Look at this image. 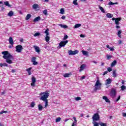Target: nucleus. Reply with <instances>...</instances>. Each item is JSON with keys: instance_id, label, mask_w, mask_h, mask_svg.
Returning a JSON list of instances; mask_svg holds the SVG:
<instances>
[{"instance_id": "f257e3e1", "label": "nucleus", "mask_w": 126, "mask_h": 126, "mask_svg": "<svg viewBox=\"0 0 126 126\" xmlns=\"http://www.w3.org/2000/svg\"><path fill=\"white\" fill-rule=\"evenodd\" d=\"M2 55H3L2 56L3 59L6 60V63H9V64H11L12 63L13 57L10 54L8 53V51H3L2 52Z\"/></svg>"}, {"instance_id": "f03ea898", "label": "nucleus", "mask_w": 126, "mask_h": 126, "mask_svg": "<svg viewBox=\"0 0 126 126\" xmlns=\"http://www.w3.org/2000/svg\"><path fill=\"white\" fill-rule=\"evenodd\" d=\"M40 95H43L40 97V100L45 101L48 100V98H49V96H50V93H47V92H44L41 93Z\"/></svg>"}, {"instance_id": "7ed1b4c3", "label": "nucleus", "mask_w": 126, "mask_h": 126, "mask_svg": "<svg viewBox=\"0 0 126 126\" xmlns=\"http://www.w3.org/2000/svg\"><path fill=\"white\" fill-rule=\"evenodd\" d=\"M101 85H102V84L100 83V80H97L95 84V87L94 89V91L96 92L97 90H101Z\"/></svg>"}, {"instance_id": "20e7f679", "label": "nucleus", "mask_w": 126, "mask_h": 126, "mask_svg": "<svg viewBox=\"0 0 126 126\" xmlns=\"http://www.w3.org/2000/svg\"><path fill=\"white\" fill-rule=\"evenodd\" d=\"M93 122H96L97 121H99L100 120V115L98 113H95L94 114L93 117Z\"/></svg>"}, {"instance_id": "39448f33", "label": "nucleus", "mask_w": 126, "mask_h": 126, "mask_svg": "<svg viewBox=\"0 0 126 126\" xmlns=\"http://www.w3.org/2000/svg\"><path fill=\"white\" fill-rule=\"evenodd\" d=\"M116 95H117V91L116 90V89H111V91L110 92V96L112 98H115V97H116Z\"/></svg>"}, {"instance_id": "423d86ee", "label": "nucleus", "mask_w": 126, "mask_h": 126, "mask_svg": "<svg viewBox=\"0 0 126 126\" xmlns=\"http://www.w3.org/2000/svg\"><path fill=\"white\" fill-rule=\"evenodd\" d=\"M23 50V47L21 45H18L16 46V51L17 53H21V52Z\"/></svg>"}, {"instance_id": "0eeeda50", "label": "nucleus", "mask_w": 126, "mask_h": 126, "mask_svg": "<svg viewBox=\"0 0 126 126\" xmlns=\"http://www.w3.org/2000/svg\"><path fill=\"white\" fill-rule=\"evenodd\" d=\"M68 43V40L66 41H62L59 43L60 48H63V47H64L66 44Z\"/></svg>"}, {"instance_id": "6e6552de", "label": "nucleus", "mask_w": 126, "mask_h": 126, "mask_svg": "<svg viewBox=\"0 0 126 126\" xmlns=\"http://www.w3.org/2000/svg\"><path fill=\"white\" fill-rule=\"evenodd\" d=\"M68 54L69 56H74V55H76V54H78V50H74L72 51V50H69L68 51Z\"/></svg>"}, {"instance_id": "1a4fd4ad", "label": "nucleus", "mask_w": 126, "mask_h": 126, "mask_svg": "<svg viewBox=\"0 0 126 126\" xmlns=\"http://www.w3.org/2000/svg\"><path fill=\"white\" fill-rule=\"evenodd\" d=\"M36 78H35V77H32V83L31 84V86H32V87H34L35 83H36Z\"/></svg>"}, {"instance_id": "9d476101", "label": "nucleus", "mask_w": 126, "mask_h": 126, "mask_svg": "<svg viewBox=\"0 0 126 126\" xmlns=\"http://www.w3.org/2000/svg\"><path fill=\"white\" fill-rule=\"evenodd\" d=\"M33 48H34L35 52H36V53H37L38 54H40V52L41 51V50H40V47L36 46V45H34L33 46Z\"/></svg>"}, {"instance_id": "9b49d317", "label": "nucleus", "mask_w": 126, "mask_h": 126, "mask_svg": "<svg viewBox=\"0 0 126 126\" xmlns=\"http://www.w3.org/2000/svg\"><path fill=\"white\" fill-rule=\"evenodd\" d=\"M121 20H122L121 18H117V19L115 21V24L116 25H119L120 21H121Z\"/></svg>"}, {"instance_id": "f8f14e48", "label": "nucleus", "mask_w": 126, "mask_h": 126, "mask_svg": "<svg viewBox=\"0 0 126 126\" xmlns=\"http://www.w3.org/2000/svg\"><path fill=\"white\" fill-rule=\"evenodd\" d=\"M9 43L11 46H13V44H14V42H13V39L11 37H10L8 39Z\"/></svg>"}, {"instance_id": "ddd939ff", "label": "nucleus", "mask_w": 126, "mask_h": 126, "mask_svg": "<svg viewBox=\"0 0 126 126\" xmlns=\"http://www.w3.org/2000/svg\"><path fill=\"white\" fill-rule=\"evenodd\" d=\"M80 68H81V69H80L79 70V72H81V71H82V70H83V69H84V68H85V64H82L80 66Z\"/></svg>"}, {"instance_id": "4468645a", "label": "nucleus", "mask_w": 126, "mask_h": 126, "mask_svg": "<svg viewBox=\"0 0 126 126\" xmlns=\"http://www.w3.org/2000/svg\"><path fill=\"white\" fill-rule=\"evenodd\" d=\"M71 75H72V74L71 72L68 73H65L63 75V77H69Z\"/></svg>"}, {"instance_id": "2eb2a0df", "label": "nucleus", "mask_w": 126, "mask_h": 126, "mask_svg": "<svg viewBox=\"0 0 126 126\" xmlns=\"http://www.w3.org/2000/svg\"><path fill=\"white\" fill-rule=\"evenodd\" d=\"M39 20H41V17L38 16L34 18L33 21V22H38V21H39Z\"/></svg>"}, {"instance_id": "dca6fc26", "label": "nucleus", "mask_w": 126, "mask_h": 126, "mask_svg": "<svg viewBox=\"0 0 126 126\" xmlns=\"http://www.w3.org/2000/svg\"><path fill=\"white\" fill-rule=\"evenodd\" d=\"M116 64H117V60H114L111 64V66L113 67V66H115Z\"/></svg>"}, {"instance_id": "f3484780", "label": "nucleus", "mask_w": 126, "mask_h": 126, "mask_svg": "<svg viewBox=\"0 0 126 126\" xmlns=\"http://www.w3.org/2000/svg\"><path fill=\"white\" fill-rule=\"evenodd\" d=\"M59 26H61L62 28H64V29H66V28H68V27L66 26V25L60 24Z\"/></svg>"}, {"instance_id": "a211bd4d", "label": "nucleus", "mask_w": 126, "mask_h": 126, "mask_svg": "<svg viewBox=\"0 0 126 126\" xmlns=\"http://www.w3.org/2000/svg\"><path fill=\"white\" fill-rule=\"evenodd\" d=\"M98 7L100 10H101V11L103 12V13H105L106 12L105 11V10L104 9V8H103V7H101V6L99 5Z\"/></svg>"}, {"instance_id": "6ab92c4d", "label": "nucleus", "mask_w": 126, "mask_h": 126, "mask_svg": "<svg viewBox=\"0 0 126 126\" xmlns=\"http://www.w3.org/2000/svg\"><path fill=\"white\" fill-rule=\"evenodd\" d=\"M31 14H27V15L26 17V20H29V19H30V18H31Z\"/></svg>"}, {"instance_id": "aec40b11", "label": "nucleus", "mask_w": 126, "mask_h": 126, "mask_svg": "<svg viewBox=\"0 0 126 126\" xmlns=\"http://www.w3.org/2000/svg\"><path fill=\"white\" fill-rule=\"evenodd\" d=\"M4 4L6 5V6H8L9 7H10L11 6V5L9 4V2L8 1H6L4 2Z\"/></svg>"}, {"instance_id": "412c9836", "label": "nucleus", "mask_w": 126, "mask_h": 126, "mask_svg": "<svg viewBox=\"0 0 126 126\" xmlns=\"http://www.w3.org/2000/svg\"><path fill=\"white\" fill-rule=\"evenodd\" d=\"M81 26V24H76V25H75V26L74 27V29H75L76 28H79V27H80Z\"/></svg>"}, {"instance_id": "4be33fe9", "label": "nucleus", "mask_w": 126, "mask_h": 126, "mask_svg": "<svg viewBox=\"0 0 126 126\" xmlns=\"http://www.w3.org/2000/svg\"><path fill=\"white\" fill-rule=\"evenodd\" d=\"M113 15L111 13H107L106 14V17H107V18H112V17H113Z\"/></svg>"}, {"instance_id": "5701e85b", "label": "nucleus", "mask_w": 126, "mask_h": 126, "mask_svg": "<svg viewBox=\"0 0 126 126\" xmlns=\"http://www.w3.org/2000/svg\"><path fill=\"white\" fill-rule=\"evenodd\" d=\"M32 7L34 9H37L39 7V5L38 4H34L32 5Z\"/></svg>"}, {"instance_id": "b1692460", "label": "nucleus", "mask_w": 126, "mask_h": 126, "mask_svg": "<svg viewBox=\"0 0 126 126\" xmlns=\"http://www.w3.org/2000/svg\"><path fill=\"white\" fill-rule=\"evenodd\" d=\"M112 82V79L108 78L106 80V84H111Z\"/></svg>"}, {"instance_id": "393cba45", "label": "nucleus", "mask_w": 126, "mask_h": 126, "mask_svg": "<svg viewBox=\"0 0 126 126\" xmlns=\"http://www.w3.org/2000/svg\"><path fill=\"white\" fill-rule=\"evenodd\" d=\"M121 34H122V31L121 30L118 31L117 33V36H118L119 38H122V35H121Z\"/></svg>"}, {"instance_id": "a878e982", "label": "nucleus", "mask_w": 126, "mask_h": 126, "mask_svg": "<svg viewBox=\"0 0 126 126\" xmlns=\"http://www.w3.org/2000/svg\"><path fill=\"white\" fill-rule=\"evenodd\" d=\"M82 53L84 56H87L88 55V52L86 51L82 50Z\"/></svg>"}, {"instance_id": "bb28decb", "label": "nucleus", "mask_w": 126, "mask_h": 126, "mask_svg": "<svg viewBox=\"0 0 126 126\" xmlns=\"http://www.w3.org/2000/svg\"><path fill=\"white\" fill-rule=\"evenodd\" d=\"M118 2H113L112 1H110L109 3H108V5H113V4H118Z\"/></svg>"}, {"instance_id": "cd10ccee", "label": "nucleus", "mask_w": 126, "mask_h": 126, "mask_svg": "<svg viewBox=\"0 0 126 126\" xmlns=\"http://www.w3.org/2000/svg\"><path fill=\"white\" fill-rule=\"evenodd\" d=\"M117 70H114L113 71V77H116L117 76Z\"/></svg>"}, {"instance_id": "c85d7f7f", "label": "nucleus", "mask_w": 126, "mask_h": 126, "mask_svg": "<svg viewBox=\"0 0 126 126\" xmlns=\"http://www.w3.org/2000/svg\"><path fill=\"white\" fill-rule=\"evenodd\" d=\"M38 110L39 111H42L43 110V106L41 104H38Z\"/></svg>"}, {"instance_id": "c756f323", "label": "nucleus", "mask_w": 126, "mask_h": 126, "mask_svg": "<svg viewBox=\"0 0 126 126\" xmlns=\"http://www.w3.org/2000/svg\"><path fill=\"white\" fill-rule=\"evenodd\" d=\"M35 102L34 101L32 102L31 103V108H34V107H35Z\"/></svg>"}, {"instance_id": "7c9ffc66", "label": "nucleus", "mask_w": 126, "mask_h": 126, "mask_svg": "<svg viewBox=\"0 0 126 126\" xmlns=\"http://www.w3.org/2000/svg\"><path fill=\"white\" fill-rule=\"evenodd\" d=\"M13 15V12L12 11H10L8 13V16L11 17Z\"/></svg>"}, {"instance_id": "2f4dec72", "label": "nucleus", "mask_w": 126, "mask_h": 126, "mask_svg": "<svg viewBox=\"0 0 126 126\" xmlns=\"http://www.w3.org/2000/svg\"><path fill=\"white\" fill-rule=\"evenodd\" d=\"M73 4H74V5H78V3L77 2V0H73Z\"/></svg>"}, {"instance_id": "473e14b6", "label": "nucleus", "mask_w": 126, "mask_h": 126, "mask_svg": "<svg viewBox=\"0 0 126 126\" xmlns=\"http://www.w3.org/2000/svg\"><path fill=\"white\" fill-rule=\"evenodd\" d=\"M44 33L46 34V36H49L50 33L49 32V29H47L44 32Z\"/></svg>"}, {"instance_id": "72a5a7b5", "label": "nucleus", "mask_w": 126, "mask_h": 126, "mask_svg": "<svg viewBox=\"0 0 126 126\" xmlns=\"http://www.w3.org/2000/svg\"><path fill=\"white\" fill-rule=\"evenodd\" d=\"M45 41L46 42H49L50 41V36L46 35L45 37Z\"/></svg>"}, {"instance_id": "f704fd0d", "label": "nucleus", "mask_w": 126, "mask_h": 126, "mask_svg": "<svg viewBox=\"0 0 126 126\" xmlns=\"http://www.w3.org/2000/svg\"><path fill=\"white\" fill-rule=\"evenodd\" d=\"M61 120H62V118L61 117H58V118H56V122L59 123V122H61Z\"/></svg>"}, {"instance_id": "c9c22d12", "label": "nucleus", "mask_w": 126, "mask_h": 126, "mask_svg": "<svg viewBox=\"0 0 126 126\" xmlns=\"http://www.w3.org/2000/svg\"><path fill=\"white\" fill-rule=\"evenodd\" d=\"M93 124L94 125V126H99V124L95 121H93Z\"/></svg>"}, {"instance_id": "e433bc0d", "label": "nucleus", "mask_w": 126, "mask_h": 126, "mask_svg": "<svg viewBox=\"0 0 126 126\" xmlns=\"http://www.w3.org/2000/svg\"><path fill=\"white\" fill-rule=\"evenodd\" d=\"M43 13L44 15H47L48 14V10L47 9H45L43 11Z\"/></svg>"}, {"instance_id": "4c0bfd02", "label": "nucleus", "mask_w": 126, "mask_h": 126, "mask_svg": "<svg viewBox=\"0 0 126 126\" xmlns=\"http://www.w3.org/2000/svg\"><path fill=\"white\" fill-rule=\"evenodd\" d=\"M36 60H37V58L35 57H33L32 58V60H31V62L32 63L34 62H36Z\"/></svg>"}, {"instance_id": "58836bf2", "label": "nucleus", "mask_w": 126, "mask_h": 126, "mask_svg": "<svg viewBox=\"0 0 126 126\" xmlns=\"http://www.w3.org/2000/svg\"><path fill=\"white\" fill-rule=\"evenodd\" d=\"M107 57V60H111V58H113V56L112 55H106Z\"/></svg>"}, {"instance_id": "ea45409f", "label": "nucleus", "mask_w": 126, "mask_h": 126, "mask_svg": "<svg viewBox=\"0 0 126 126\" xmlns=\"http://www.w3.org/2000/svg\"><path fill=\"white\" fill-rule=\"evenodd\" d=\"M43 102H45V107H48V100H43Z\"/></svg>"}, {"instance_id": "a19ab883", "label": "nucleus", "mask_w": 126, "mask_h": 126, "mask_svg": "<svg viewBox=\"0 0 126 126\" xmlns=\"http://www.w3.org/2000/svg\"><path fill=\"white\" fill-rule=\"evenodd\" d=\"M60 12L61 14H63V13H64V9L63 8H61L60 10Z\"/></svg>"}, {"instance_id": "79ce46f5", "label": "nucleus", "mask_w": 126, "mask_h": 126, "mask_svg": "<svg viewBox=\"0 0 126 126\" xmlns=\"http://www.w3.org/2000/svg\"><path fill=\"white\" fill-rule=\"evenodd\" d=\"M2 114H7V111H2L0 112V115H1Z\"/></svg>"}, {"instance_id": "37998d69", "label": "nucleus", "mask_w": 126, "mask_h": 126, "mask_svg": "<svg viewBox=\"0 0 126 126\" xmlns=\"http://www.w3.org/2000/svg\"><path fill=\"white\" fill-rule=\"evenodd\" d=\"M75 100L76 101H79L80 100H81V97L78 96L75 98Z\"/></svg>"}, {"instance_id": "c03bdc74", "label": "nucleus", "mask_w": 126, "mask_h": 126, "mask_svg": "<svg viewBox=\"0 0 126 126\" xmlns=\"http://www.w3.org/2000/svg\"><path fill=\"white\" fill-rule=\"evenodd\" d=\"M40 32H36L34 35H33V36H34V37H37V36H40Z\"/></svg>"}, {"instance_id": "a18cd8bd", "label": "nucleus", "mask_w": 126, "mask_h": 126, "mask_svg": "<svg viewBox=\"0 0 126 126\" xmlns=\"http://www.w3.org/2000/svg\"><path fill=\"white\" fill-rule=\"evenodd\" d=\"M121 90H125V89H126V86H125V85H122V86L121 87Z\"/></svg>"}, {"instance_id": "49530a36", "label": "nucleus", "mask_w": 126, "mask_h": 126, "mask_svg": "<svg viewBox=\"0 0 126 126\" xmlns=\"http://www.w3.org/2000/svg\"><path fill=\"white\" fill-rule=\"evenodd\" d=\"M107 70L108 71H109V72H111V71H112L113 69H112V68H111V67H109L107 68Z\"/></svg>"}, {"instance_id": "de8ad7c7", "label": "nucleus", "mask_w": 126, "mask_h": 126, "mask_svg": "<svg viewBox=\"0 0 126 126\" xmlns=\"http://www.w3.org/2000/svg\"><path fill=\"white\" fill-rule=\"evenodd\" d=\"M100 125L101 126H107V124L104 123H101Z\"/></svg>"}, {"instance_id": "09e8293b", "label": "nucleus", "mask_w": 126, "mask_h": 126, "mask_svg": "<svg viewBox=\"0 0 126 126\" xmlns=\"http://www.w3.org/2000/svg\"><path fill=\"white\" fill-rule=\"evenodd\" d=\"M31 69H32V67H31L27 69L26 70L28 72H29L30 71H31Z\"/></svg>"}, {"instance_id": "8fccbe9b", "label": "nucleus", "mask_w": 126, "mask_h": 126, "mask_svg": "<svg viewBox=\"0 0 126 126\" xmlns=\"http://www.w3.org/2000/svg\"><path fill=\"white\" fill-rule=\"evenodd\" d=\"M33 65H37V64H38V62H36V61H34L33 62H32Z\"/></svg>"}, {"instance_id": "3c124183", "label": "nucleus", "mask_w": 126, "mask_h": 126, "mask_svg": "<svg viewBox=\"0 0 126 126\" xmlns=\"http://www.w3.org/2000/svg\"><path fill=\"white\" fill-rule=\"evenodd\" d=\"M67 38H68V36H67V35H64L63 40H66V39H67Z\"/></svg>"}, {"instance_id": "603ef678", "label": "nucleus", "mask_w": 126, "mask_h": 126, "mask_svg": "<svg viewBox=\"0 0 126 126\" xmlns=\"http://www.w3.org/2000/svg\"><path fill=\"white\" fill-rule=\"evenodd\" d=\"M121 99V95H119L118 98L116 100V102L119 101V100Z\"/></svg>"}, {"instance_id": "864d4df0", "label": "nucleus", "mask_w": 126, "mask_h": 126, "mask_svg": "<svg viewBox=\"0 0 126 126\" xmlns=\"http://www.w3.org/2000/svg\"><path fill=\"white\" fill-rule=\"evenodd\" d=\"M109 50H110V51H112V52H113V51H115L114 47H110Z\"/></svg>"}, {"instance_id": "5fc2aeb1", "label": "nucleus", "mask_w": 126, "mask_h": 126, "mask_svg": "<svg viewBox=\"0 0 126 126\" xmlns=\"http://www.w3.org/2000/svg\"><path fill=\"white\" fill-rule=\"evenodd\" d=\"M3 66H8V65L6 63H3Z\"/></svg>"}, {"instance_id": "6e6d98bb", "label": "nucleus", "mask_w": 126, "mask_h": 126, "mask_svg": "<svg viewBox=\"0 0 126 126\" xmlns=\"http://www.w3.org/2000/svg\"><path fill=\"white\" fill-rule=\"evenodd\" d=\"M117 29H120L121 28V27L118 25L115 27Z\"/></svg>"}, {"instance_id": "4d7b16f0", "label": "nucleus", "mask_w": 126, "mask_h": 126, "mask_svg": "<svg viewBox=\"0 0 126 126\" xmlns=\"http://www.w3.org/2000/svg\"><path fill=\"white\" fill-rule=\"evenodd\" d=\"M105 101L106 103H110V100L108 99V98L105 99Z\"/></svg>"}, {"instance_id": "13d9d810", "label": "nucleus", "mask_w": 126, "mask_h": 126, "mask_svg": "<svg viewBox=\"0 0 126 126\" xmlns=\"http://www.w3.org/2000/svg\"><path fill=\"white\" fill-rule=\"evenodd\" d=\"M16 71V69H12L11 70V73H14V72H15Z\"/></svg>"}, {"instance_id": "bf43d9fd", "label": "nucleus", "mask_w": 126, "mask_h": 126, "mask_svg": "<svg viewBox=\"0 0 126 126\" xmlns=\"http://www.w3.org/2000/svg\"><path fill=\"white\" fill-rule=\"evenodd\" d=\"M102 98H103V100H106V99H107L108 97L107 96H103L102 97Z\"/></svg>"}, {"instance_id": "052dcab7", "label": "nucleus", "mask_w": 126, "mask_h": 126, "mask_svg": "<svg viewBox=\"0 0 126 126\" xmlns=\"http://www.w3.org/2000/svg\"><path fill=\"white\" fill-rule=\"evenodd\" d=\"M80 37H81V38H84V37H85V35H84V34H80Z\"/></svg>"}, {"instance_id": "680f3d73", "label": "nucleus", "mask_w": 126, "mask_h": 126, "mask_svg": "<svg viewBox=\"0 0 126 126\" xmlns=\"http://www.w3.org/2000/svg\"><path fill=\"white\" fill-rule=\"evenodd\" d=\"M80 1H82V2H86L87 1V0H79Z\"/></svg>"}, {"instance_id": "e2e57ef3", "label": "nucleus", "mask_w": 126, "mask_h": 126, "mask_svg": "<svg viewBox=\"0 0 126 126\" xmlns=\"http://www.w3.org/2000/svg\"><path fill=\"white\" fill-rule=\"evenodd\" d=\"M84 78H85V76H83L81 77V79L82 80H83V79H84Z\"/></svg>"}, {"instance_id": "0e129e2a", "label": "nucleus", "mask_w": 126, "mask_h": 126, "mask_svg": "<svg viewBox=\"0 0 126 126\" xmlns=\"http://www.w3.org/2000/svg\"><path fill=\"white\" fill-rule=\"evenodd\" d=\"M62 19H65V16H62L61 17Z\"/></svg>"}, {"instance_id": "69168bd1", "label": "nucleus", "mask_w": 126, "mask_h": 126, "mask_svg": "<svg viewBox=\"0 0 126 126\" xmlns=\"http://www.w3.org/2000/svg\"><path fill=\"white\" fill-rule=\"evenodd\" d=\"M107 73H108L107 71H104L103 73V75H106V74H107Z\"/></svg>"}, {"instance_id": "338daca9", "label": "nucleus", "mask_w": 126, "mask_h": 126, "mask_svg": "<svg viewBox=\"0 0 126 126\" xmlns=\"http://www.w3.org/2000/svg\"><path fill=\"white\" fill-rule=\"evenodd\" d=\"M73 120H74V122H77L76 120V117H73Z\"/></svg>"}, {"instance_id": "774afa93", "label": "nucleus", "mask_w": 126, "mask_h": 126, "mask_svg": "<svg viewBox=\"0 0 126 126\" xmlns=\"http://www.w3.org/2000/svg\"><path fill=\"white\" fill-rule=\"evenodd\" d=\"M123 117H126V113H123Z\"/></svg>"}]
</instances>
